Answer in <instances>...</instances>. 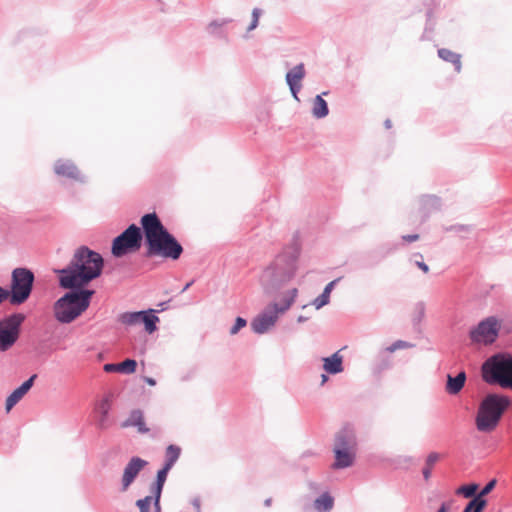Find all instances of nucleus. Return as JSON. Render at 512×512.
Here are the masks:
<instances>
[{
  "label": "nucleus",
  "instance_id": "obj_23",
  "mask_svg": "<svg viewBox=\"0 0 512 512\" xmlns=\"http://www.w3.org/2000/svg\"><path fill=\"white\" fill-rule=\"evenodd\" d=\"M142 319H140V325H143L145 333L151 335L159 330L160 318L158 316V310L153 308L141 309Z\"/></svg>",
  "mask_w": 512,
  "mask_h": 512
},
{
  "label": "nucleus",
  "instance_id": "obj_37",
  "mask_svg": "<svg viewBox=\"0 0 512 512\" xmlns=\"http://www.w3.org/2000/svg\"><path fill=\"white\" fill-rule=\"evenodd\" d=\"M486 505L487 501L485 499H481V497L475 496L472 500L469 501L463 512H483Z\"/></svg>",
  "mask_w": 512,
  "mask_h": 512
},
{
  "label": "nucleus",
  "instance_id": "obj_47",
  "mask_svg": "<svg viewBox=\"0 0 512 512\" xmlns=\"http://www.w3.org/2000/svg\"><path fill=\"white\" fill-rule=\"evenodd\" d=\"M343 279V276H339L335 279H333L332 281L328 282L324 288H323V292H326L327 294H329V296L331 297V293L333 292V290L336 288L337 284Z\"/></svg>",
  "mask_w": 512,
  "mask_h": 512
},
{
  "label": "nucleus",
  "instance_id": "obj_63",
  "mask_svg": "<svg viewBox=\"0 0 512 512\" xmlns=\"http://www.w3.org/2000/svg\"><path fill=\"white\" fill-rule=\"evenodd\" d=\"M331 374H328L327 372H323L321 374V382H320V386H324L328 381H329V377H330Z\"/></svg>",
  "mask_w": 512,
  "mask_h": 512
},
{
  "label": "nucleus",
  "instance_id": "obj_57",
  "mask_svg": "<svg viewBox=\"0 0 512 512\" xmlns=\"http://www.w3.org/2000/svg\"><path fill=\"white\" fill-rule=\"evenodd\" d=\"M432 469L431 467H428V466H424L422 468V475H423V479L425 481H428L430 478H431V475H432Z\"/></svg>",
  "mask_w": 512,
  "mask_h": 512
},
{
  "label": "nucleus",
  "instance_id": "obj_44",
  "mask_svg": "<svg viewBox=\"0 0 512 512\" xmlns=\"http://www.w3.org/2000/svg\"><path fill=\"white\" fill-rule=\"evenodd\" d=\"M247 319L242 316H236L234 319L233 324L231 325L229 329L230 335H236L238 334L244 327L247 326Z\"/></svg>",
  "mask_w": 512,
  "mask_h": 512
},
{
  "label": "nucleus",
  "instance_id": "obj_38",
  "mask_svg": "<svg viewBox=\"0 0 512 512\" xmlns=\"http://www.w3.org/2000/svg\"><path fill=\"white\" fill-rule=\"evenodd\" d=\"M331 302V297L326 292H321L316 298H314L309 305L314 306L316 310H320L327 306Z\"/></svg>",
  "mask_w": 512,
  "mask_h": 512
},
{
  "label": "nucleus",
  "instance_id": "obj_6",
  "mask_svg": "<svg viewBox=\"0 0 512 512\" xmlns=\"http://www.w3.org/2000/svg\"><path fill=\"white\" fill-rule=\"evenodd\" d=\"M510 399L504 395L489 394L481 402L477 417L476 426L481 432L493 431L504 411L509 407Z\"/></svg>",
  "mask_w": 512,
  "mask_h": 512
},
{
  "label": "nucleus",
  "instance_id": "obj_1",
  "mask_svg": "<svg viewBox=\"0 0 512 512\" xmlns=\"http://www.w3.org/2000/svg\"><path fill=\"white\" fill-rule=\"evenodd\" d=\"M104 265L102 254L83 244L76 248L66 266L53 268L52 271L57 278L63 279L66 285L76 283L90 287L91 282L102 276Z\"/></svg>",
  "mask_w": 512,
  "mask_h": 512
},
{
  "label": "nucleus",
  "instance_id": "obj_41",
  "mask_svg": "<svg viewBox=\"0 0 512 512\" xmlns=\"http://www.w3.org/2000/svg\"><path fill=\"white\" fill-rule=\"evenodd\" d=\"M422 460V457L421 456H418V457H414V456H400L399 457V460H398V464L405 468V469H408L410 466H416L418 465Z\"/></svg>",
  "mask_w": 512,
  "mask_h": 512
},
{
  "label": "nucleus",
  "instance_id": "obj_16",
  "mask_svg": "<svg viewBox=\"0 0 512 512\" xmlns=\"http://www.w3.org/2000/svg\"><path fill=\"white\" fill-rule=\"evenodd\" d=\"M499 329L500 323L497 318L488 317L471 332V338L478 343L491 344L496 340Z\"/></svg>",
  "mask_w": 512,
  "mask_h": 512
},
{
  "label": "nucleus",
  "instance_id": "obj_34",
  "mask_svg": "<svg viewBox=\"0 0 512 512\" xmlns=\"http://www.w3.org/2000/svg\"><path fill=\"white\" fill-rule=\"evenodd\" d=\"M466 374L464 371L460 372L456 377H450V394L459 393L465 385Z\"/></svg>",
  "mask_w": 512,
  "mask_h": 512
},
{
  "label": "nucleus",
  "instance_id": "obj_36",
  "mask_svg": "<svg viewBox=\"0 0 512 512\" xmlns=\"http://www.w3.org/2000/svg\"><path fill=\"white\" fill-rule=\"evenodd\" d=\"M137 361L133 358H126L119 362L120 374L131 375L137 370Z\"/></svg>",
  "mask_w": 512,
  "mask_h": 512
},
{
  "label": "nucleus",
  "instance_id": "obj_48",
  "mask_svg": "<svg viewBox=\"0 0 512 512\" xmlns=\"http://www.w3.org/2000/svg\"><path fill=\"white\" fill-rule=\"evenodd\" d=\"M496 480L493 479L490 482H488L485 487L481 490V492L476 497H481V499H484V497L489 494L495 487Z\"/></svg>",
  "mask_w": 512,
  "mask_h": 512
},
{
  "label": "nucleus",
  "instance_id": "obj_60",
  "mask_svg": "<svg viewBox=\"0 0 512 512\" xmlns=\"http://www.w3.org/2000/svg\"><path fill=\"white\" fill-rule=\"evenodd\" d=\"M33 32L31 30H22L19 33V38L21 39H28L32 36Z\"/></svg>",
  "mask_w": 512,
  "mask_h": 512
},
{
  "label": "nucleus",
  "instance_id": "obj_4",
  "mask_svg": "<svg viewBox=\"0 0 512 512\" xmlns=\"http://www.w3.org/2000/svg\"><path fill=\"white\" fill-rule=\"evenodd\" d=\"M358 441L353 427L347 423L335 435L332 449L334 461L333 470H345L354 466L357 458Z\"/></svg>",
  "mask_w": 512,
  "mask_h": 512
},
{
  "label": "nucleus",
  "instance_id": "obj_14",
  "mask_svg": "<svg viewBox=\"0 0 512 512\" xmlns=\"http://www.w3.org/2000/svg\"><path fill=\"white\" fill-rule=\"evenodd\" d=\"M418 208L416 214L419 216L418 226H422L429 221L431 216L443 207V199L436 194H421L417 198Z\"/></svg>",
  "mask_w": 512,
  "mask_h": 512
},
{
  "label": "nucleus",
  "instance_id": "obj_27",
  "mask_svg": "<svg viewBox=\"0 0 512 512\" xmlns=\"http://www.w3.org/2000/svg\"><path fill=\"white\" fill-rule=\"evenodd\" d=\"M112 406L108 397H104L98 404L97 426L106 429Z\"/></svg>",
  "mask_w": 512,
  "mask_h": 512
},
{
  "label": "nucleus",
  "instance_id": "obj_12",
  "mask_svg": "<svg viewBox=\"0 0 512 512\" xmlns=\"http://www.w3.org/2000/svg\"><path fill=\"white\" fill-rule=\"evenodd\" d=\"M302 253V240L300 230H296L289 243L283 247L273 261H278L286 270L287 277H295L298 270V261Z\"/></svg>",
  "mask_w": 512,
  "mask_h": 512
},
{
  "label": "nucleus",
  "instance_id": "obj_59",
  "mask_svg": "<svg viewBox=\"0 0 512 512\" xmlns=\"http://www.w3.org/2000/svg\"><path fill=\"white\" fill-rule=\"evenodd\" d=\"M308 486L314 492H319L321 489V484L314 482V481H309Z\"/></svg>",
  "mask_w": 512,
  "mask_h": 512
},
{
  "label": "nucleus",
  "instance_id": "obj_43",
  "mask_svg": "<svg viewBox=\"0 0 512 512\" xmlns=\"http://www.w3.org/2000/svg\"><path fill=\"white\" fill-rule=\"evenodd\" d=\"M410 261L415 266H417L423 273L426 274L429 272V266H428V264L425 263V261L423 259V255L421 253H419V252L413 253L410 258Z\"/></svg>",
  "mask_w": 512,
  "mask_h": 512
},
{
  "label": "nucleus",
  "instance_id": "obj_8",
  "mask_svg": "<svg viewBox=\"0 0 512 512\" xmlns=\"http://www.w3.org/2000/svg\"><path fill=\"white\" fill-rule=\"evenodd\" d=\"M482 376L489 384L512 388V357L497 355L488 359L482 367Z\"/></svg>",
  "mask_w": 512,
  "mask_h": 512
},
{
  "label": "nucleus",
  "instance_id": "obj_19",
  "mask_svg": "<svg viewBox=\"0 0 512 512\" xmlns=\"http://www.w3.org/2000/svg\"><path fill=\"white\" fill-rule=\"evenodd\" d=\"M139 227L144 233V238H152L167 229L155 211L144 213L140 218Z\"/></svg>",
  "mask_w": 512,
  "mask_h": 512
},
{
  "label": "nucleus",
  "instance_id": "obj_55",
  "mask_svg": "<svg viewBox=\"0 0 512 512\" xmlns=\"http://www.w3.org/2000/svg\"><path fill=\"white\" fill-rule=\"evenodd\" d=\"M172 301V298L168 299V300H165V301H160L157 306L160 308L158 310V313L161 312V311H166L170 308V302Z\"/></svg>",
  "mask_w": 512,
  "mask_h": 512
},
{
  "label": "nucleus",
  "instance_id": "obj_24",
  "mask_svg": "<svg viewBox=\"0 0 512 512\" xmlns=\"http://www.w3.org/2000/svg\"><path fill=\"white\" fill-rule=\"evenodd\" d=\"M321 360L323 362L322 368L328 374L337 375L344 371V357L340 354V351L322 357Z\"/></svg>",
  "mask_w": 512,
  "mask_h": 512
},
{
  "label": "nucleus",
  "instance_id": "obj_64",
  "mask_svg": "<svg viewBox=\"0 0 512 512\" xmlns=\"http://www.w3.org/2000/svg\"><path fill=\"white\" fill-rule=\"evenodd\" d=\"M195 283V279H191L188 282L185 283L183 288L180 291V294L186 292L193 284Z\"/></svg>",
  "mask_w": 512,
  "mask_h": 512
},
{
  "label": "nucleus",
  "instance_id": "obj_35",
  "mask_svg": "<svg viewBox=\"0 0 512 512\" xmlns=\"http://www.w3.org/2000/svg\"><path fill=\"white\" fill-rule=\"evenodd\" d=\"M425 316V303L423 301H419L415 304V311L412 318L413 328L415 330L419 329V325Z\"/></svg>",
  "mask_w": 512,
  "mask_h": 512
},
{
  "label": "nucleus",
  "instance_id": "obj_21",
  "mask_svg": "<svg viewBox=\"0 0 512 512\" xmlns=\"http://www.w3.org/2000/svg\"><path fill=\"white\" fill-rule=\"evenodd\" d=\"M423 5L425 7V26L423 33L421 34L420 41H431L432 35L436 25V18L434 16L435 9L437 7L436 0H424Z\"/></svg>",
  "mask_w": 512,
  "mask_h": 512
},
{
  "label": "nucleus",
  "instance_id": "obj_10",
  "mask_svg": "<svg viewBox=\"0 0 512 512\" xmlns=\"http://www.w3.org/2000/svg\"><path fill=\"white\" fill-rule=\"evenodd\" d=\"M26 318L25 313L18 311L0 317V353L9 351L18 342Z\"/></svg>",
  "mask_w": 512,
  "mask_h": 512
},
{
  "label": "nucleus",
  "instance_id": "obj_25",
  "mask_svg": "<svg viewBox=\"0 0 512 512\" xmlns=\"http://www.w3.org/2000/svg\"><path fill=\"white\" fill-rule=\"evenodd\" d=\"M335 505V497L330 489L326 487L313 501V508L316 512H330Z\"/></svg>",
  "mask_w": 512,
  "mask_h": 512
},
{
  "label": "nucleus",
  "instance_id": "obj_62",
  "mask_svg": "<svg viewBox=\"0 0 512 512\" xmlns=\"http://www.w3.org/2000/svg\"><path fill=\"white\" fill-rule=\"evenodd\" d=\"M315 455H317L316 452H314L311 449H308V450H305L304 452H302L300 457L302 459H305V458L312 457V456H315Z\"/></svg>",
  "mask_w": 512,
  "mask_h": 512
},
{
  "label": "nucleus",
  "instance_id": "obj_9",
  "mask_svg": "<svg viewBox=\"0 0 512 512\" xmlns=\"http://www.w3.org/2000/svg\"><path fill=\"white\" fill-rule=\"evenodd\" d=\"M35 284L34 271L27 266H19L11 271L9 287L16 307L26 303L33 292Z\"/></svg>",
  "mask_w": 512,
  "mask_h": 512
},
{
  "label": "nucleus",
  "instance_id": "obj_54",
  "mask_svg": "<svg viewBox=\"0 0 512 512\" xmlns=\"http://www.w3.org/2000/svg\"><path fill=\"white\" fill-rule=\"evenodd\" d=\"M437 54L441 60L448 62V48H439Z\"/></svg>",
  "mask_w": 512,
  "mask_h": 512
},
{
  "label": "nucleus",
  "instance_id": "obj_46",
  "mask_svg": "<svg viewBox=\"0 0 512 512\" xmlns=\"http://www.w3.org/2000/svg\"><path fill=\"white\" fill-rule=\"evenodd\" d=\"M420 239L419 233H411V234H405L401 236V244L402 246H406L408 244H411L413 242H416Z\"/></svg>",
  "mask_w": 512,
  "mask_h": 512
},
{
  "label": "nucleus",
  "instance_id": "obj_50",
  "mask_svg": "<svg viewBox=\"0 0 512 512\" xmlns=\"http://www.w3.org/2000/svg\"><path fill=\"white\" fill-rule=\"evenodd\" d=\"M460 55L458 54H453L450 52V62L453 63L454 67H455V70L457 72H460L461 71V60H460Z\"/></svg>",
  "mask_w": 512,
  "mask_h": 512
},
{
  "label": "nucleus",
  "instance_id": "obj_28",
  "mask_svg": "<svg viewBox=\"0 0 512 512\" xmlns=\"http://www.w3.org/2000/svg\"><path fill=\"white\" fill-rule=\"evenodd\" d=\"M311 114L317 120L324 119L328 116L329 105L328 102L323 98V94H318L313 99Z\"/></svg>",
  "mask_w": 512,
  "mask_h": 512
},
{
  "label": "nucleus",
  "instance_id": "obj_3",
  "mask_svg": "<svg viewBox=\"0 0 512 512\" xmlns=\"http://www.w3.org/2000/svg\"><path fill=\"white\" fill-rule=\"evenodd\" d=\"M298 293V288L293 287L287 290L280 302L276 300L269 302L252 318L250 322L251 331L256 335L268 333L277 324L279 318L294 305Z\"/></svg>",
  "mask_w": 512,
  "mask_h": 512
},
{
  "label": "nucleus",
  "instance_id": "obj_32",
  "mask_svg": "<svg viewBox=\"0 0 512 512\" xmlns=\"http://www.w3.org/2000/svg\"><path fill=\"white\" fill-rule=\"evenodd\" d=\"M167 478H168V473L163 472L160 469H158L156 471V474H155L153 480L151 481V483L149 485V492L162 494L163 490H164L165 483L167 481Z\"/></svg>",
  "mask_w": 512,
  "mask_h": 512
},
{
  "label": "nucleus",
  "instance_id": "obj_22",
  "mask_svg": "<svg viewBox=\"0 0 512 512\" xmlns=\"http://www.w3.org/2000/svg\"><path fill=\"white\" fill-rule=\"evenodd\" d=\"M161 497L162 494L149 492V495L137 499L135 506L139 512H162Z\"/></svg>",
  "mask_w": 512,
  "mask_h": 512
},
{
  "label": "nucleus",
  "instance_id": "obj_17",
  "mask_svg": "<svg viewBox=\"0 0 512 512\" xmlns=\"http://www.w3.org/2000/svg\"><path fill=\"white\" fill-rule=\"evenodd\" d=\"M54 173L61 178L73 180L84 184L87 182V178L84 174H82L76 164L69 159L59 158L55 161L53 167Z\"/></svg>",
  "mask_w": 512,
  "mask_h": 512
},
{
  "label": "nucleus",
  "instance_id": "obj_31",
  "mask_svg": "<svg viewBox=\"0 0 512 512\" xmlns=\"http://www.w3.org/2000/svg\"><path fill=\"white\" fill-rule=\"evenodd\" d=\"M142 317V313L140 310H129L119 314L118 321L127 326L132 327L136 325H140V319Z\"/></svg>",
  "mask_w": 512,
  "mask_h": 512
},
{
  "label": "nucleus",
  "instance_id": "obj_51",
  "mask_svg": "<svg viewBox=\"0 0 512 512\" xmlns=\"http://www.w3.org/2000/svg\"><path fill=\"white\" fill-rule=\"evenodd\" d=\"M289 87V90H290V93H291V96L296 100V101H300L299 99V92L301 91L302 89V86L303 85H287Z\"/></svg>",
  "mask_w": 512,
  "mask_h": 512
},
{
  "label": "nucleus",
  "instance_id": "obj_56",
  "mask_svg": "<svg viewBox=\"0 0 512 512\" xmlns=\"http://www.w3.org/2000/svg\"><path fill=\"white\" fill-rule=\"evenodd\" d=\"M175 465H173L171 462H167L165 460H163L162 464H161V467L159 468L161 471L163 472H166L169 474V472L172 470V468L174 467Z\"/></svg>",
  "mask_w": 512,
  "mask_h": 512
},
{
  "label": "nucleus",
  "instance_id": "obj_42",
  "mask_svg": "<svg viewBox=\"0 0 512 512\" xmlns=\"http://www.w3.org/2000/svg\"><path fill=\"white\" fill-rule=\"evenodd\" d=\"M4 301H7L12 306H16V301L12 297V292L9 287V284L5 286L0 285V305Z\"/></svg>",
  "mask_w": 512,
  "mask_h": 512
},
{
  "label": "nucleus",
  "instance_id": "obj_13",
  "mask_svg": "<svg viewBox=\"0 0 512 512\" xmlns=\"http://www.w3.org/2000/svg\"><path fill=\"white\" fill-rule=\"evenodd\" d=\"M399 248L397 242H385L374 249L365 251L357 258V267L359 269H373L377 267L389 255L395 253Z\"/></svg>",
  "mask_w": 512,
  "mask_h": 512
},
{
  "label": "nucleus",
  "instance_id": "obj_29",
  "mask_svg": "<svg viewBox=\"0 0 512 512\" xmlns=\"http://www.w3.org/2000/svg\"><path fill=\"white\" fill-rule=\"evenodd\" d=\"M231 22H233L231 18L214 19L207 25V32L220 39L227 38L224 26Z\"/></svg>",
  "mask_w": 512,
  "mask_h": 512
},
{
  "label": "nucleus",
  "instance_id": "obj_15",
  "mask_svg": "<svg viewBox=\"0 0 512 512\" xmlns=\"http://www.w3.org/2000/svg\"><path fill=\"white\" fill-rule=\"evenodd\" d=\"M148 464L149 462L142 457L132 456L123 468L119 491L126 492Z\"/></svg>",
  "mask_w": 512,
  "mask_h": 512
},
{
  "label": "nucleus",
  "instance_id": "obj_33",
  "mask_svg": "<svg viewBox=\"0 0 512 512\" xmlns=\"http://www.w3.org/2000/svg\"><path fill=\"white\" fill-rule=\"evenodd\" d=\"M182 449L177 444H169L165 448L164 460L175 465L180 458Z\"/></svg>",
  "mask_w": 512,
  "mask_h": 512
},
{
  "label": "nucleus",
  "instance_id": "obj_30",
  "mask_svg": "<svg viewBox=\"0 0 512 512\" xmlns=\"http://www.w3.org/2000/svg\"><path fill=\"white\" fill-rule=\"evenodd\" d=\"M392 367V362L388 352L385 349L380 352L378 359L372 367V373L375 377H380L381 374Z\"/></svg>",
  "mask_w": 512,
  "mask_h": 512
},
{
  "label": "nucleus",
  "instance_id": "obj_40",
  "mask_svg": "<svg viewBox=\"0 0 512 512\" xmlns=\"http://www.w3.org/2000/svg\"><path fill=\"white\" fill-rule=\"evenodd\" d=\"M263 14V9L260 7H255L251 13V21L247 27V33L255 30L259 26V19Z\"/></svg>",
  "mask_w": 512,
  "mask_h": 512
},
{
  "label": "nucleus",
  "instance_id": "obj_20",
  "mask_svg": "<svg viewBox=\"0 0 512 512\" xmlns=\"http://www.w3.org/2000/svg\"><path fill=\"white\" fill-rule=\"evenodd\" d=\"M120 427L135 428L138 434L145 435L150 432V428L147 426L145 413L140 408L132 409L129 412L128 417L120 422Z\"/></svg>",
  "mask_w": 512,
  "mask_h": 512
},
{
  "label": "nucleus",
  "instance_id": "obj_49",
  "mask_svg": "<svg viewBox=\"0 0 512 512\" xmlns=\"http://www.w3.org/2000/svg\"><path fill=\"white\" fill-rule=\"evenodd\" d=\"M440 455L437 452H431L428 454L425 460V466L433 468L435 463L439 460Z\"/></svg>",
  "mask_w": 512,
  "mask_h": 512
},
{
  "label": "nucleus",
  "instance_id": "obj_2",
  "mask_svg": "<svg viewBox=\"0 0 512 512\" xmlns=\"http://www.w3.org/2000/svg\"><path fill=\"white\" fill-rule=\"evenodd\" d=\"M57 282L66 291L53 304L54 318L58 323L68 325L89 309L96 290L76 283L66 285L61 278H57Z\"/></svg>",
  "mask_w": 512,
  "mask_h": 512
},
{
  "label": "nucleus",
  "instance_id": "obj_45",
  "mask_svg": "<svg viewBox=\"0 0 512 512\" xmlns=\"http://www.w3.org/2000/svg\"><path fill=\"white\" fill-rule=\"evenodd\" d=\"M478 489L477 484L463 485L456 490V494L463 495L466 498L472 497Z\"/></svg>",
  "mask_w": 512,
  "mask_h": 512
},
{
  "label": "nucleus",
  "instance_id": "obj_11",
  "mask_svg": "<svg viewBox=\"0 0 512 512\" xmlns=\"http://www.w3.org/2000/svg\"><path fill=\"white\" fill-rule=\"evenodd\" d=\"M293 277H287L286 270L278 261H271L262 272L260 277V285L265 296L271 297L279 293V291Z\"/></svg>",
  "mask_w": 512,
  "mask_h": 512
},
{
  "label": "nucleus",
  "instance_id": "obj_52",
  "mask_svg": "<svg viewBox=\"0 0 512 512\" xmlns=\"http://www.w3.org/2000/svg\"><path fill=\"white\" fill-rule=\"evenodd\" d=\"M104 371L120 373L119 363H106L104 365Z\"/></svg>",
  "mask_w": 512,
  "mask_h": 512
},
{
  "label": "nucleus",
  "instance_id": "obj_26",
  "mask_svg": "<svg viewBox=\"0 0 512 512\" xmlns=\"http://www.w3.org/2000/svg\"><path fill=\"white\" fill-rule=\"evenodd\" d=\"M305 76V65L304 63L300 62L287 71L285 75V81L287 85H302V81Z\"/></svg>",
  "mask_w": 512,
  "mask_h": 512
},
{
  "label": "nucleus",
  "instance_id": "obj_7",
  "mask_svg": "<svg viewBox=\"0 0 512 512\" xmlns=\"http://www.w3.org/2000/svg\"><path fill=\"white\" fill-rule=\"evenodd\" d=\"M145 243L142 229L133 222L111 240L110 253L114 259H120L138 252Z\"/></svg>",
  "mask_w": 512,
  "mask_h": 512
},
{
  "label": "nucleus",
  "instance_id": "obj_61",
  "mask_svg": "<svg viewBox=\"0 0 512 512\" xmlns=\"http://www.w3.org/2000/svg\"><path fill=\"white\" fill-rule=\"evenodd\" d=\"M436 512H448V500H443Z\"/></svg>",
  "mask_w": 512,
  "mask_h": 512
},
{
  "label": "nucleus",
  "instance_id": "obj_58",
  "mask_svg": "<svg viewBox=\"0 0 512 512\" xmlns=\"http://www.w3.org/2000/svg\"><path fill=\"white\" fill-rule=\"evenodd\" d=\"M142 379H143V381H144L147 385H149V386H152V387H153V386H155V385L157 384L156 379H155V378H153V377H150V376H142Z\"/></svg>",
  "mask_w": 512,
  "mask_h": 512
},
{
  "label": "nucleus",
  "instance_id": "obj_53",
  "mask_svg": "<svg viewBox=\"0 0 512 512\" xmlns=\"http://www.w3.org/2000/svg\"><path fill=\"white\" fill-rule=\"evenodd\" d=\"M191 505L195 509V512H201V498H200V496H195L191 500Z\"/></svg>",
  "mask_w": 512,
  "mask_h": 512
},
{
  "label": "nucleus",
  "instance_id": "obj_18",
  "mask_svg": "<svg viewBox=\"0 0 512 512\" xmlns=\"http://www.w3.org/2000/svg\"><path fill=\"white\" fill-rule=\"evenodd\" d=\"M38 375L36 373L31 374L26 380H24L20 385L15 387L5 398V412L9 413L23 398L24 396L31 390L34 386L35 380Z\"/></svg>",
  "mask_w": 512,
  "mask_h": 512
},
{
  "label": "nucleus",
  "instance_id": "obj_5",
  "mask_svg": "<svg viewBox=\"0 0 512 512\" xmlns=\"http://www.w3.org/2000/svg\"><path fill=\"white\" fill-rule=\"evenodd\" d=\"M183 252V245L167 228L152 238H146L143 256L145 258L160 257L163 260L177 261Z\"/></svg>",
  "mask_w": 512,
  "mask_h": 512
},
{
  "label": "nucleus",
  "instance_id": "obj_39",
  "mask_svg": "<svg viewBox=\"0 0 512 512\" xmlns=\"http://www.w3.org/2000/svg\"><path fill=\"white\" fill-rule=\"evenodd\" d=\"M412 347H415V344L399 339V340H396L393 343H391L389 346H387L385 348V352L394 353L397 350L407 349V348H412Z\"/></svg>",
  "mask_w": 512,
  "mask_h": 512
}]
</instances>
